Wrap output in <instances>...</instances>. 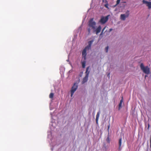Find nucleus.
<instances>
[{"label": "nucleus", "instance_id": "5", "mask_svg": "<svg viewBox=\"0 0 151 151\" xmlns=\"http://www.w3.org/2000/svg\"><path fill=\"white\" fill-rule=\"evenodd\" d=\"M109 16V15H107L105 17L103 16L102 17L101 19L99 21V22L101 24H104L108 20Z\"/></svg>", "mask_w": 151, "mask_h": 151}, {"label": "nucleus", "instance_id": "11", "mask_svg": "<svg viewBox=\"0 0 151 151\" xmlns=\"http://www.w3.org/2000/svg\"><path fill=\"white\" fill-rule=\"evenodd\" d=\"M99 116V114H97L96 117V122L97 124H98V121Z\"/></svg>", "mask_w": 151, "mask_h": 151}, {"label": "nucleus", "instance_id": "20", "mask_svg": "<svg viewBox=\"0 0 151 151\" xmlns=\"http://www.w3.org/2000/svg\"><path fill=\"white\" fill-rule=\"evenodd\" d=\"M150 147L151 148V135L150 136Z\"/></svg>", "mask_w": 151, "mask_h": 151}, {"label": "nucleus", "instance_id": "18", "mask_svg": "<svg viewBox=\"0 0 151 151\" xmlns=\"http://www.w3.org/2000/svg\"><path fill=\"white\" fill-rule=\"evenodd\" d=\"M123 102V96H122V99L120 100V102H121V103H122Z\"/></svg>", "mask_w": 151, "mask_h": 151}, {"label": "nucleus", "instance_id": "16", "mask_svg": "<svg viewBox=\"0 0 151 151\" xmlns=\"http://www.w3.org/2000/svg\"><path fill=\"white\" fill-rule=\"evenodd\" d=\"M108 6H109V4L108 3H107L106 4H105L104 5L105 7L108 9L109 8Z\"/></svg>", "mask_w": 151, "mask_h": 151}, {"label": "nucleus", "instance_id": "2", "mask_svg": "<svg viewBox=\"0 0 151 151\" xmlns=\"http://www.w3.org/2000/svg\"><path fill=\"white\" fill-rule=\"evenodd\" d=\"M140 68L141 70L145 73L148 74L150 73V68L148 66L145 67L143 64L141 63L140 65Z\"/></svg>", "mask_w": 151, "mask_h": 151}, {"label": "nucleus", "instance_id": "19", "mask_svg": "<svg viewBox=\"0 0 151 151\" xmlns=\"http://www.w3.org/2000/svg\"><path fill=\"white\" fill-rule=\"evenodd\" d=\"M110 124H109L108 126V130L110 128Z\"/></svg>", "mask_w": 151, "mask_h": 151}, {"label": "nucleus", "instance_id": "8", "mask_svg": "<svg viewBox=\"0 0 151 151\" xmlns=\"http://www.w3.org/2000/svg\"><path fill=\"white\" fill-rule=\"evenodd\" d=\"M143 4H147V6L148 7V9L151 8V2H148L145 0H142Z\"/></svg>", "mask_w": 151, "mask_h": 151}, {"label": "nucleus", "instance_id": "14", "mask_svg": "<svg viewBox=\"0 0 151 151\" xmlns=\"http://www.w3.org/2000/svg\"><path fill=\"white\" fill-rule=\"evenodd\" d=\"M120 0H117L116 3V4L114 6V7L116 6L120 2Z\"/></svg>", "mask_w": 151, "mask_h": 151}, {"label": "nucleus", "instance_id": "3", "mask_svg": "<svg viewBox=\"0 0 151 151\" xmlns=\"http://www.w3.org/2000/svg\"><path fill=\"white\" fill-rule=\"evenodd\" d=\"M89 69V67H88L86 68V75L83 78V81L82 82V83L83 84L87 82L88 80V77L89 73V71H88Z\"/></svg>", "mask_w": 151, "mask_h": 151}, {"label": "nucleus", "instance_id": "6", "mask_svg": "<svg viewBox=\"0 0 151 151\" xmlns=\"http://www.w3.org/2000/svg\"><path fill=\"white\" fill-rule=\"evenodd\" d=\"M78 88V86L76 83H75L72 86L71 90V96L72 97L74 92L76 91Z\"/></svg>", "mask_w": 151, "mask_h": 151}, {"label": "nucleus", "instance_id": "15", "mask_svg": "<svg viewBox=\"0 0 151 151\" xmlns=\"http://www.w3.org/2000/svg\"><path fill=\"white\" fill-rule=\"evenodd\" d=\"M122 103H121V102L119 103V109H120L122 107Z\"/></svg>", "mask_w": 151, "mask_h": 151}, {"label": "nucleus", "instance_id": "17", "mask_svg": "<svg viewBox=\"0 0 151 151\" xmlns=\"http://www.w3.org/2000/svg\"><path fill=\"white\" fill-rule=\"evenodd\" d=\"M108 49H109V47L108 46H107L105 48V51H106V52H108Z\"/></svg>", "mask_w": 151, "mask_h": 151}, {"label": "nucleus", "instance_id": "22", "mask_svg": "<svg viewBox=\"0 0 151 151\" xmlns=\"http://www.w3.org/2000/svg\"><path fill=\"white\" fill-rule=\"evenodd\" d=\"M103 32L102 31V32H101V33L100 34V36H101L102 35V34H103Z\"/></svg>", "mask_w": 151, "mask_h": 151}, {"label": "nucleus", "instance_id": "25", "mask_svg": "<svg viewBox=\"0 0 151 151\" xmlns=\"http://www.w3.org/2000/svg\"><path fill=\"white\" fill-rule=\"evenodd\" d=\"M98 114H99V112H98V113H97Z\"/></svg>", "mask_w": 151, "mask_h": 151}, {"label": "nucleus", "instance_id": "23", "mask_svg": "<svg viewBox=\"0 0 151 151\" xmlns=\"http://www.w3.org/2000/svg\"><path fill=\"white\" fill-rule=\"evenodd\" d=\"M112 30V29H111V28L109 29V31L110 32H111V31Z\"/></svg>", "mask_w": 151, "mask_h": 151}, {"label": "nucleus", "instance_id": "13", "mask_svg": "<svg viewBox=\"0 0 151 151\" xmlns=\"http://www.w3.org/2000/svg\"><path fill=\"white\" fill-rule=\"evenodd\" d=\"M54 93H50L49 95V98L50 99H52L54 96Z\"/></svg>", "mask_w": 151, "mask_h": 151}, {"label": "nucleus", "instance_id": "9", "mask_svg": "<svg viewBox=\"0 0 151 151\" xmlns=\"http://www.w3.org/2000/svg\"><path fill=\"white\" fill-rule=\"evenodd\" d=\"M93 42V40L90 41L88 42V45H87L86 47V48H88V50H89L91 48V44Z\"/></svg>", "mask_w": 151, "mask_h": 151}, {"label": "nucleus", "instance_id": "10", "mask_svg": "<svg viewBox=\"0 0 151 151\" xmlns=\"http://www.w3.org/2000/svg\"><path fill=\"white\" fill-rule=\"evenodd\" d=\"M82 65V67L83 68H84L86 66V62L85 60L83 61H82L81 62Z\"/></svg>", "mask_w": 151, "mask_h": 151}, {"label": "nucleus", "instance_id": "7", "mask_svg": "<svg viewBox=\"0 0 151 151\" xmlns=\"http://www.w3.org/2000/svg\"><path fill=\"white\" fill-rule=\"evenodd\" d=\"M88 49V48L86 47L83 49L82 52V56L83 58H84V60L86 59V51Z\"/></svg>", "mask_w": 151, "mask_h": 151}, {"label": "nucleus", "instance_id": "1", "mask_svg": "<svg viewBox=\"0 0 151 151\" xmlns=\"http://www.w3.org/2000/svg\"><path fill=\"white\" fill-rule=\"evenodd\" d=\"M88 26L89 28L88 29L89 34L90 33L91 30H93V32H95L96 35L99 33L101 29V26H99L97 28L96 27V23L93 21V18L90 19L88 22Z\"/></svg>", "mask_w": 151, "mask_h": 151}, {"label": "nucleus", "instance_id": "4", "mask_svg": "<svg viewBox=\"0 0 151 151\" xmlns=\"http://www.w3.org/2000/svg\"><path fill=\"white\" fill-rule=\"evenodd\" d=\"M129 15V10H127L125 13V14H121L120 15V19L122 20H125L126 18L128 17Z\"/></svg>", "mask_w": 151, "mask_h": 151}, {"label": "nucleus", "instance_id": "21", "mask_svg": "<svg viewBox=\"0 0 151 151\" xmlns=\"http://www.w3.org/2000/svg\"><path fill=\"white\" fill-rule=\"evenodd\" d=\"M106 28V27H104V28L103 29L102 31L104 32V30Z\"/></svg>", "mask_w": 151, "mask_h": 151}, {"label": "nucleus", "instance_id": "24", "mask_svg": "<svg viewBox=\"0 0 151 151\" xmlns=\"http://www.w3.org/2000/svg\"><path fill=\"white\" fill-rule=\"evenodd\" d=\"M150 127V125L149 124H148V129L149 127Z\"/></svg>", "mask_w": 151, "mask_h": 151}, {"label": "nucleus", "instance_id": "12", "mask_svg": "<svg viewBox=\"0 0 151 151\" xmlns=\"http://www.w3.org/2000/svg\"><path fill=\"white\" fill-rule=\"evenodd\" d=\"M122 138H121L119 140V149H120L122 145Z\"/></svg>", "mask_w": 151, "mask_h": 151}]
</instances>
